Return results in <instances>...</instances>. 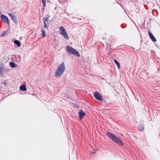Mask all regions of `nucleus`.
<instances>
[{"label":"nucleus","instance_id":"8","mask_svg":"<svg viewBox=\"0 0 160 160\" xmlns=\"http://www.w3.org/2000/svg\"><path fill=\"white\" fill-rule=\"evenodd\" d=\"M79 117L80 119H82L85 116V114L83 110H80L79 112Z\"/></svg>","mask_w":160,"mask_h":160},{"label":"nucleus","instance_id":"14","mask_svg":"<svg viewBox=\"0 0 160 160\" xmlns=\"http://www.w3.org/2000/svg\"><path fill=\"white\" fill-rule=\"evenodd\" d=\"M42 37H45L46 36V32L45 31L43 30H42Z\"/></svg>","mask_w":160,"mask_h":160},{"label":"nucleus","instance_id":"18","mask_svg":"<svg viewBox=\"0 0 160 160\" xmlns=\"http://www.w3.org/2000/svg\"><path fill=\"white\" fill-rule=\"evenodd\" d=\"M6 34V32H3L1 34V36L2 37H3L5 36Z\"/></svg>","mask_w":160,"mask_h":160},{"label":"nucleus","instance_id":"2","mask_svg":"<svg viewBox=\"0 0 160 160\" xmlns=\"http://www.w3.org/2000/svg\"><path fill=\"white\" fill-rule=\"evenodd\" d=\"M107 135L114 142L121 146L123 145L122 141L115 135L111 133H108Z\"/></svg>","mask_w":160,"mask_h":160},{"label":"nucleus","instance_id":"4","mask_svg":"<svg viewBox=\"0 0 160 160\" xmlns=\"http://www.w3.org/2000/svg\"><path fill=\"white\" fill-rule=\"evenodd\" d=\"M59 28V32L60 34L67 40H68V36L66 32L65 28L62 26H60Z\"/></svg>","mask_w":160,"mask_h":160},{"label":"nucleus","instance_id":"5","mask_svg":"<svg viewBox=\"0 0 160 160\" xmlns=\"http://www.w3.org/2000/svg\"><path fill=\"white\" fill-rule=\"evenodd\" d=\"M94 96L96 99L99 101H102L103 100L102 97L98 92H95L94 94Z\"/></svg>","mask_w":160,"mask_h":160},{"label":"nucleus","instance_id":"20","mask_svg":"<svg viewBox=\"0 0 160 160\" xmlns=\"http://www.w3.org/2000/svg\"><path fill=\"white\" fill-rule=\"evenodd\" d=\"M42 2H43V4H44V7H45L46 6V0H42Z\"/></svg>","mask_w":160,"mask_h":160},{"label":"nucleus","instance_id":"1","mask_svg":"<svg viewBox=\"0 0 160 160\" xmlns=\"http://www.w3.org/2000/svg\"><path fill=\"white\" fill-rule=\"evenodd\" d=\"M65 69L64 63L62 62L58 67L55 73V76L57 78L61 77L63 74Z\"/></svg>","mask_w":160,"mask_h":160},{"label":"nucleus","instance_id":"9","mask_svg":"<svg viewBox=\"0 0 160 160\" xmlns=\"http://www.w3.org/2000/svg\"><path fill=\"white\" fill-rule=\"evenodd\" d=\"M148 33L151 39L154 42H156V39L154 37L153 35L150 32H148Z\"/></svg>","mask_w":160,"mask_h":160},{"label":"nucleus","instance_id":"19","mask_svg":"<svg viewBox=\"0 0 160 160\" xmlns=\"http://www.w3.org/2000/svg\"><path fill=\"white\" fill-rule=\"evenodd\" d=\"M3 71V68L0 65V73L2 72Z\"/></svg>","mask_w":160,"mask_h":160},{"label":"nucleus","instance_id":"12","mask_svg":"<svg viewBox=\"0 0 160 160\" xmlns=\"http://www.w3.org/2000/svg\"><path fill=\"white\" fill-rule=\"evenodd\" d=\"M114 61L115 64L117 65L118 68L119 69L120 68V65L119 63L116 60H114Z\"/></svg>","mask_w":160,"mask_h":160},{"label":"nucleus","instance_id":"10","mask_svg":"<svg viewBox=\"0 0 160 160\" xmlns=\"http://www.w3.org/2000/svg\"><path fill=\"white\" fill-rule=\"evenodd\" d=\"M20 89L23 91H25L26 90L27 88L25 85H23L22 86H21L20 87Z\"/></svg>","mask_w":160,"mask_h":160},{"label":"nucleus","instance_id":"13","mask_svg":"<svg viewBox=\"0 0 160 160\" xmlns=\"http://www.w3.org/2000/svg\"><path fill=\"white\" fill-rule=\"evenodd\" d=\"M10 65L11 67L12 68H15L17 67V65H16V64L13 62H11Z\"/></svg>","mask_w":160,"mask_h":160},{"label":"nucleus","instance_id":"3","mask_svg":"<svg viewBox=\"0 0 160 160\" xmlns=\"http://www.w3.org/2000/svg\"><path fill=\"white\" fill-rule=\"evenodd\" d=\"M66 48L67 50L69 53L76 56L80 57V55L79 53L75 49L69 46H67Z\"/></svg>","mask_w":160,"mask_h":160},{"label":"nucleus","instance_id":"17","mask_svg":"<svg viewBox=\"0 0 160 160\" xmlns=\"http://www.w3.org/2000/svg\"><path fill=\"white\" fill-rule=\"evenodd\" d=\"M43 20L44 22H48L49 19H48V17L44 18L43 19Z\"/></svg>","mask_w":160,"mask_h":160},{"label":"nucleus","instance_id":"15","mask_svg":"<svg viewBox=\"0 0 160 160\" xmlns=\"http://www.w3.org/2000/svg\"><path fill=\"white\" fill-rule=\"evenodd\" d=\"M44 27L45 28H48V22H44Z\"/></svg>","mask_w":160,"mask_h":160},{"label":"nucleus","instance_id":"6","mask_svg":"<svg viewBox=\"0 0 160 160\" xmlns=\"http://www.w3.org/2000/svg\"><path fill=\"white\" fill-rule=\"evenodd\" d=\"M1 18L3 22L9 24V20L6 16L2 15L1 16Z\"/></svg>","mask_w":160,"mask_h":160},{"label":"nucleus","instance_id":"11","mask_svg":"<svg viewBox=\"0 0 160 160\" xmlns=\"http://www.w3.org/2000/svg\"><path fill=\"white\" fill-rule=\"evenodd\" d=\"M14 42L15 44L17 45L18 47H20L21 46V43L18 40H15L14 41Z\"/></svg>","mask_w":160,"mask_h":160},{"label":"nucleus","instance_id":"7","mask_svg":"<svg viewBox=\"0 0 160 160\" xmlns=\"http://www.w3.org/2000/svg\"><path fill=\"white\" fill-rule=\"evenodd\" d=\"M9 15L11 19L16 24H17L18 21L17 20V18L15 16H14L11 13L9 14Z\"/></svg>","mask_w":160,"mask_h":160},{"label":"nucleus","instance_id":"16","mask_svg":"<svg viewBox=\"0 0 160 160\" xmlns=\"http://www.w3.org/2000/svg\"><path fill=\"white\" fill-rule=\"evenodd\" d=\"M139 130L140 131H142L144 129V126L143 125H141L139 126Z\"/></svg>","mask_w":160,"mask_h":160}]
</instances>
